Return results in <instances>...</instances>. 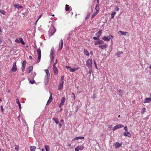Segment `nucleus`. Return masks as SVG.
Returning a JSON list of instances; mask_svg holds the SVG:
<instances>
[{"label": "nucleus", "instance_id": "1", "mask_svg": "<svg viewBox=\"0 0 151 151\" xmlns=\"http://www.w3.org/2000/svg\"><path fill=\"white\" fill-rule=\"evenodd\" d=\"M92 60L89 58L86 61V65L89 69H91L92 68Z\"/></svg>", "mask_w": 151, "mask_h": 151}, {"label": "nucleus", "instance_id": "2", "mask_svg": "<svg viewBox=\"0 0 151 151\" xmlns=\"http://www.w3.org/2000/svg\"><path fill=\"white\" fill-rule=\"evenodd\" d=\"M112 38L113 36L111 35H109L107 37H106L105 36H104L103 37L102 39L104 41H109L110 40L112 39Z\"/></svg>", "mask_w": 151, "mask_h": 151}, {"label": "nucleus", "instance_id": "3", "mask_svg": "<svg viewBox=\"0 0 151 151\" xmlns=\"http://www.w3.org/2000/svg\"><path fill=\"white\" fill-rule=\"evenodd\" d=\"M84 148V147L82 145L78 146L75 148V151H79V150H82Z\"/></svg>", "mask_w": 151, "mask_h": 151}, {"label": "nucleus", "instance_id": "4", "mask_svg": "<svg viewBox=\"0 0 151 151\" xmlns=\"http://www.w3.org/2000/svg\"><path fill=\"white\" fill-rule=\"evenodd\" d=\"M17 70V66H16V62L14 63L13 65L12 68L11 69V71L12 72H15Z\"/></svg>", "mask_w": 151, "mask_h": 151}, {"label": "nucleus", "instance_id": "5", "mask_svg": "<svg viewBox=\"0 0 151 151\" xmlns=\"http://www.w3.org/2000/svg\"><path fill=\"white\" fill-rule=\"evenodd\" d=\"M124 127V126L122 124H118L116 125L115 126H114L113 128V130L114 131L115 130H116L122 127Z\"/></svg>", "mask_w": 151, "mask_h": 151}, {"label": "nucleus", "instance_id": "6", "mask_svg": "<svg viewBox=\"0 0 151 151\" xmlns=\"http://www.w3.org/2000/svg\"><path fill=\"white\" fill-rule=\"evenodd\" d=\"M122 144V142L119 143L118 142H116L114 144L115 148L117 149L119 148Z\"/></svg>", "mask_w": 151, "mask_h": 151}, {"label": "nucleus", "instance_id": "7", "mask_svg": "<svg viewBox=\"0 0 151 151\" xmlns=\"http://www.w3.org/2000/svg\"><path fill=\"white\" fill-rule=\"evenodd\" d=\"M63 40L62 39H61L60 40V42L59 48V49H58L59 50H60L62 49L63 47Z\"/></svg>", "mask_w": 151, "mask_h": 151}, {"label": "nucleus", "instance_id": "8", "mask_svg": "<svg viewBox=\"0 0 151 151\" xmlns=\"http://www.w3.org/2000/svg\"><path fill=\"white\" fill-rule=\"evenodd\" d=\"M64 82H61L59 83L58 88V89L61 90L63 88V84Z\"/></svg>", "mask_w": 151, "mask_h": 151}, {"label": "nucleus", "instance_id": "9", "mask_svg": "<svg viewBox=\"0 0 151 151\" xmlns=\"http://www.w3.org/2000/svg\"><path fill=\"white\" fill-rule=\"evenodd\" d=\"M26 61L25 60H24L22 63V67L21 68V69H22V71H23L24 70H23L25 68V66L26 65Z\"/></svg>", "mask_w": 151, "mask_h": 151}, {"label": "nucleus", "instance_id": "10", "mask_svg": "<svg viewBox=\"0 0 151 151\" xmlns=\"http://www.w3.org/2000/svg\"><path fill=\"white\" fill-rule=\"evenodd\" d=\"M53 70L55 75H57L58 73V71L56 66L53 67Z\"/></svg>", "mask_w": 151, "mask_h": 151}, {"label": "nucleus", "instance_id": "11", "mask_svg": "<svg viewBox=\"0 0 151 151\" xmlns=\"http://www.w3.org/2000/svg\"><path fill=\"white\" fill-rule=\"evenodd\" d=\"M102 33V30H100L96 34V36L98 37V38H99V37L100 36Z\"/></svg>", "mask_w": 151, "mask_h": 151}, {"label": "nucleus", "instance_id": "12", "mask_svg": "<svg viewBox=\"0 0 151 151\" xmlns=\"http://www.w3.org/2000/svg\"><path fill=\"white\" fill-rule=\"evenodd\" d=\"M84 137H76L75 138L73 139H72V141H74L76 140H77L79 139H84Z\"/></svg>", "mask_w": 151, "mask_h": 151}, {"label": "nucleus", "instance_id": "13", "mask_svg": "<svg viewBox=\"0 0 151 151\" xmlns=\"http://www.w3.org/2000/svg\"><path fill=\"white\" fill-rule=\"evenodd\" d=\"M52 94L51 93H50V96L49 97V99L47 101V105L49 104L52 101Z\"/></svg>", "mask_w": 151, "mask_h": 151}, {"label": "nucleus", "instance_id": "14", "mask_svg": "<svg viewBox=\"0 0 151 151\" xmlns=\"http://www.w3.org/2000/svg\"><path fill=\"white\" fill-rule=\"evenodd\" d=\"M107 47V45L106 44L101 45L99 46V48H101L102 49H104L106 48Z\"/></svg>", "mask_w": 151, "mask_h": 151}, {"label": "nucleus", "instance_id": "15", "mask_svg": "<svg viewBox=\"0 0 151 151\" xmlns=\"http://www.w3.org/2000/svg\"><path fill=\"white\" fill-rule=\"evenodd\" d=\"M151 101V98H147L145 99L144 102V103H147Z\"/></svg>", "mask_w": 151, "mask_h": 151}, {"label": "nucleus", "instance_id": "16", "mask_svg": "<svg viewBox=\"0 0 151 151\" xmlns=\"http://www.w3.org/2000/svg\"><path fill=\"white\" fill-rule=\"evenodd\" d=\"M45 71L46 74V76L45 77H50V74L49 72V71L47 69H45Z\"/></svg>", "mask_w": 151, "mask_h": 151}, {"label": "nucleus", "instance_id": "17", "mask_svg": "<svg viewBox=\"0 0 151 151\" xmlns=\"http://www.w3.org/2000/svg\"><path fill=\"white\" fill-rule=\"evenodd\" d=\"M54 48H52L51 50L50 54V56L52 57V56H55L54 55Z\"/></svg>", "mask_w": 151, "mask_h": 151}, {"label": "nucleus", "instance_id": "18", "mask_svg": "<svg viewBox=\"0 0 151 151\" xmlns=\"http://www.w3.org/2000/svg\"><path fill=\"white\" fill-rule=\"evenodd\" d=\"M79 69V68H70V72H74Z\"/></svg>", "mask_w": 151, "mask_h": 151}, {"label": "nucleus", "instance_id": "19", "mask_svg": "<svg viewBox=\"0 0 151 151\" xmlns=\"http://www.w3.org/2000/svg\"><path fill=\"white\" fill-rule=\"evenodd\" d=\"M124 135L125 136L130 137L131 136V134L128 132H125L124 133Z\"/></svg>", "mask_w": 151, "mask_h": 151}, {"label": "nucleus", "instance_id": "20", "mask_svg": "<svg viewBox=\"0 0 151 151\" xmlns=\"http://www.w3.org/2000/svg\"><path fill=\"white\" fill-rule=\"evenodd\" d=\"M49 77H45V85H47V84L49 81Z\"/></svg>", "mask_w": 151, "mask_h": 151}, {"label": "nucleus", "instance_id": "21", "mask_svg": "<svg viewBox=\"0 0 151 151\" xmlns=\"http://www.w3.org/2000/svg\"><path fill=\"white\" fill-rule=\"evenodd\" d=\"M32 69H33V67L32 66H29L28 68V71H27V73H29L30 72H31L32 71Z\"/></svg>", "mask_w": 151, "mask_h": 151}, {"label": "nucleus", "instance_id": "22", "mask_svg": "<svg viewBox=\"0 0 151 151\" xmlns=\"http://www.w3.org/2000/svg\"><path fill=\"white\" fill-rule=\"evenodd\" d=\"M65 97H63L61 100V103H60V105H63L64 104V102H65Z\"/></svg>", "mask_w": 151, "mask_h": 151}, {"label": "nucleus", "instance_id": "23", "mask_svg": "<svg viewBox=\"0 0 151 151\" xmlns=\"http://www.w3.org/2000/svg\"><path fill=\"white\" fill-rule=\"evenodd\" d=\"M44 147L46 151H50V149L49 145H45Z\"/></svg>", "mask_w": 151, "mask_h": 151}, {"label": "nucleus", "instance_id": "24", "mask_svg": "<svg viewBox=\"0 0 151 151\" xmlns=\"http://www.w3.org/2000/svg\"><path fill=\"white\" fill-rule=\"evenodd\" d=\"M83 52L84 54L88 56L89 55L88 52L86 49H84V50Z\"/></svg>", "mask_w": 151, "mask_h": 151}, {"label": "nucleus", "instance_id": "25", "mask_svg": "<svg viewBox=\"0 0 151 151\" xmlns=\"http://www.w3.org/2000/svg\"><path fill=\"white\" fill-rule=\"evenodd\" d=\"M30 149L31 151H35L36 147L35 146H32L30 147Z\"/></svg>", "mask_w": 151, "mask_h": 151}, {"label": "nucleus", "instance_id": "26", "mask_svg": "<svg viewBox=\"0 0 151 151\" xmlns=\"http://www.w3.org/2000/svg\"><path fill=\"white\" fill-rule=\"evenodd\" d=\"M120 33L122 35H126L128 33L126 32H123L122 31H119L118 32V33Z\"/></svg>", "mask_w": 151, "mask_h": 151}, {"label": "nucleus", "instance_id": "27", "mask_svg": "<svg viewBox=\"0 0 151 151\" xmlns=\"http://www.w3.org/2000/svg\"><path fill=\"white\" fill-rule=\"evenodd\" d=\"M99 6L98 4H97L95 7V9L96 10V11L97 12H99Z\"/></svg>", "mask_w": 151, "mask_h": 151}, {"label": "nucleus", "instance_id": "28", "mask_svg": "<svg viewBox=\"0 0 151 151\" xmlns=\"http://www.w3.org/2000/svg\"><path fill=\"white\" fill-rule=\"evenodd\" d=\"M123 52L122 51H119L116 53V55H117V57H120V55Z\"/></svg>", "mask_w": 151, "mask_h": 151}, {"label": "nucleus", "instance_id": "29", "mask_svg": "<svg viewBox=\"0 0 151 151\" xmlns=\"http://www.w3.org/2000/svg\"><path fill=\"white\" fill-rule=\"evenodd\" d=\"M16 102L18 104V105L19 106V109H21V104H20V102L19 101V99H16Z\"/></svg>", "mask_w": 151, "mask_h": 151}, {"label": "nucleus", "instance_id": "30", "mask_svg": "<svg viewBox=\"0 0 151 151\" xmlns=\"http://www.w3.org/2000/svg\"><path fill=\"white\" fill-rule=\"evenodd\" d=\"M98 41L99 42V45H100L104 43V41L102 40H101L99 38H98Z\"/></svg>", "mask_w": 151, "mask_h": 151}, {"label": "nucleus", "instance_id": "31", "mask_svg": "<svg viewBox=\"0 0 151 151\" xmlns=\"http://www.w3.org/2000/svg\"><path fill=\"white\" fill-rule=\"evenodd\" d=\"M19 42H20L22 45H24L25 44L24 42L23 41L22 39L21 38H19Z\"/></svg>", "mask_w": 151, "mask_h": 151}, {"label": "nucleus", "instance_id": "32", "mask_svg": "<svg viewBox=\"0 0 151 151\" xmlns=\"http://www.w3.org/2000/svg\"><path fill=\"white\" fill-rule=\"evenodd\" d=\"M65 9L66 11H68L70 9L69 6L68 5H66Z\"/></svg>", "mask_w": 151, "mask_h": 151}, {"label": "nucleus", "instance_id": "33", "mask_svg": "<svg viewBox=\"0 0 151 151\" xmlns=\"http://www.w3.org/2000/svg\"><path fill=\"white\" fill-rule=\"evenodd\" d=\"M116 13L115 12H112V13L111 14V19H113L114 18V15Z\"/></svg>", "mask_w": 151, "mask_h": 151}, {"label": "nucleus", "instance_id": "34", "mask_svg": "<svg viewBox=\"0 0 151 151\" xmlns=\"http://www.w3.org/2000/svg\"><path fill=\"white\" fill-rule=\"evenodd\" d=\"M146 110V109L145 108H143L141 111V113L142 114H144V113L145 112Z\"/></svg>", "mask_w": 151, "mask_h": 151}, {"label": "nucleus", "instance_id": "35", "mask_svg": "<svg viewBox=\"0 0 151 151\" xmlns=\"http://www.w3.org/2000/svg\"><path fill=\"white\" fill-rule=\"evenodd\" d=\"M98 13V12H95L94 14L92 15L91 18H93Z\"/></svg>", "mask_w": 151, "mask_h": 151}, {"label": "nucleus", "instance_id": "36", "mask_svg": "<svg viewBox=\"0 0 151 151\" xmlns=\"http://www.w3.org/2000/svg\"><path fill=\"white\" fill-rule=\"evenodd\" d=\"M52 119L55 122V123L57 124H58L59 123V121L58 120L56 119H55L54 118H53Z\"/></svg>", "mask_w": 151, "mask_h": 151}, {"label": "nucleus", "instance_id": "37", "mask_svg": "<svg viewBox=\"0 0 151 151\" xmlns=\"http://www.w3.org/2000/svg\"><path fill=\"white\" fill-rule=\"evenodd\" d=\"M38 55H41V50L40 49H38L37 50Z\"/></svg>", "mask_w": 151, "mask_h": 151}, {"label": "nucleus", "instance_id": "38", "mask_svg": "<svg viewBox=\"0 0 151 151\" xmlns=\"http://www.w3.org/2000/svg\"><path fill=\"white\" fill-rule=\"evenodd\" d=\"M0 13L3 15H5L6 14V12L4 10H0Z\"/></svg>", "mask_w": 151, "mask_h": 151}, {"label": "nucleus", "instance_id": "39", "mask_svg": "<svg viewBox=\"0 0 151 151\" xmlns=\"http://www.w3.org/2000/svg\"><path fill=\"white\" fill-rule=\"evenodd\" d=\"M41 57V55H38V57L37 58L38 61H37V63H39V62H40V60Z\"/></svg>", "mask_w": 151, "mask_h": 151}, {"label": "nucleus", "instance_id": "40", "mask_svg": "<svg viewBox=\"0 0 151 151\" xmlns=\"http://www.w3.org/2000/svg\"><path fill=\"white\" fill-rule=\"evenodd\" d=\"M15 150H16V151H18L19 148V146L18 145H15Z\"/></svg>", "mask_w": 151, "mask_h": 151}, {"label": "nucleus", "instance_id": "41", "mask_svg": "<svg viewBox=\"0 0 151 151\" xmlns=\"http://www.w3.org/2000/svg\"><path fill=\"white\" fill-rule=\"evenodd\" d=\"M14 6L16 8H17L18 9H19V5L17 4H15L14 5Z\"/></svg>", "mask_w": 151, "mask_h": 151}, {"label": "nucleus", "instance_id": "42", "mask_svg": "<svg viewBox=\"0 0 151 151\" xmlns=\"http://www.w3.org/2000/svg\"><path fill=\"white\" fill-rule=\"evenodd\" d=\"M55 56H52V57H50L51 58V62H53L54 58Z\"/></svg>", "mask_w": 151, "mask_h": 151}, {"label": "nucleus", "instance_id": "43", "mask_svg": "<svg viewBox=\"0 0 151 151\" xmlns=\"http://www.w3.org/2000/svg\"><path fill=\"white\" fill-rule=\"evenodd\" d=\"M64 78V77L63 76H61V80H60L61 82H64V81H63Z\"/></svg>", "mask_w": 151, "mask_h": 151}, {"label": "nucleus", "instance_id": "44", "mask_svg": "<svg viewBox=\"0 0 151 151\" xmlns=\"http://www.w3.org/2000/svg\"><path fill=\"white\" fill-rule=\"evenodd\" d=\"M93 62H94L95 67V68L96 69H97V65H96V62L95 61V60H94Z\"/></svg>", "mask_w": 151, "mask_h": 151}, {"label": "nucleus", "instance_id": "45", "mask_svg": "<svg viewBox=\"0 0 151 151\" xmlns=\"http://www.w3.org/2000/svg\"><path fill=\"white\" fill-rule=\"evenodd\" d=\"M114 10L115 11H117L119 10V9L118 7H116L115 8Z\"/></svg>", "mask_w": 151, "mask_h": 151}, {"label": "nucleus", "instance_id": "46", "mask_svg": "<svg viewBox=\"0 0 151 151\" xmlns=\"http://www.w3.org/2000/svg\"><path fill=\"white\" fill-rule=\"evenodd\" d=\"M57 63V60H55V62L53 64V67L56 66L55 65Z\"/></svg>", "mask_w": 151, "mask_h": 151}, {"label": "nucleus", "instance_id": "47", "mask_svg": "<svg viewBox=\"0 0 151 151\" xmlns=\"http://www.w3.org/2000/svg\"><path fill=\"white\" fill-rule=\"evenodd\" d=\"M1 111L2 112H3L4 111V109L3 108V106H1Z\"/></svg>", "mask_w": 151, "mask_h": 151}, {"label": "nucleus", "instance_id": "48", "mask_svg": "<svg viewBox=\"0 0 151 151\" xmlns=\"http://www.w3.org/2000/svg\"><path fill=\"white\" fill-rule=\"evenodd\" d=\"M35 81L34 80H30V82L31 83V84H33L35 82Z\"/></svg>", "mask_w": 151, "mask_h": 151}, {"label": "nucleus", "instance_id": "49", "mask_svg": "<svg viewBox=\"0 0 151 151\" xmlns=\"http://www.w3.org/2000/svg\"><path fill=\"white\" fill-rule=\"evenodd\" d=\"M15 42L17 43H19V39H16L15 40Z\"/></svg>", "mask_w": 151, "mask_h": 151}, {"label": "nucleus", "instance_id": "50", "mask_svg": "<svg viewBox=\"0 0 151 151\" xmlns=\"http://www.w3.org/2000/svg\"><path fill=\"white\" fill-rule=\"evenodd\" d=\"M95 43V45H99V43L98 41H96Z\"/></svg>", "mask_w": 151, "mask_h": 151}, {"label": "nucleus", "instance_id": "51", "mask_svg": "<svg viewBox=\"0 0 151 151\" xmlns=\"http://www.w3.org/2000/svg\"><path fill=\"white\" fill-rule=\"evenodd\" d=\"M72 95H73V98L74 100L75 99V96L74 93H72Z\"/></svg>", "mask_w": 151, "mask_h": 151}, {"label": "nucleus", "instance_id": "52", "mask_svg": "<svg viewBox=\"0 0 151 151\" xmlns=\"http://www.w3.org/2000/svg\"><path fill=\"white\" fill-rule=\"evenodd\" d=\"M42 15L41 14L39 17L38 18L37 21H36V22H35V24H36V23L37 22V21L38 20L41 18V16H42Z\"/></svg>", "mask_w": 151, "mask_h": 151}, {"label": "nucleus", "instance_id": "53", "mask_svg": "<svg viewBox=\"0 0 151 151\" xmlns=\"http://www.w3.org/2000/svg\"><path fill=\"white\" fill-rule=\"evenodd\" d=\"M93 39L94 40H98V37H93Z\"/></svg>", "mask_w": 151, "mask_h": 151}, {"label": "nucleus", "instance_id": "54", "mask_svg": "<svg viewBox=\"0 0 151 151\" xmlns=\"http://www.w3.org/2000/svg\"><path fill=\"white\" fill-rule=\"evenodd\" d=\"M118 91L120 93H121L122 92V90L120 89H119L118 90Z\"/></svg>", "mask_w": 151, "mask_h": 151}, {"label": "nucleus", "instance_id": "55", "mask_svg": "<svg viewBox=\"0 0 151 151\" xmlns=\"http://www.w3.org/2000/svg\"><path fill=\"white\" fill-rule=\"evenodd\" d=\"M124 129L125 131H127V127L126 126L124 128Z\"/></svg>", "mask_w": 151, "mask_h": 151}, {"label": "nucleus", "instance_id": "56", "mask_svg": "<svg viewBox=\"0 0 151 151\" xmlns=\"http://www.w3.org/2000/svg\"><path fill=\"white\" fill-rule=\"evenodd\" d=\"M66 67L67 69H69V68H70V67L68 66H66Z\"/></svg>", "mask_w": 151, "mask_h": 151}, {"label": "nucleus", "instance_id": "57", "mask_svg": "<svg viewBox=\"0 0 151 151\" xmlns=\"http://www.w3.org/2000/svg\"><path fill=\"white\" fill-rule=\"evenodd\" d=\"M29 58L30 59H31V60H32V57L30 55L29 56Z\"/></svg>", "mask_w": 151, "mask_h": 151}, {"label": "nucleus", "instance_id": "58", "mask_svg": "<svg viewBox=\"0 0 151 151\" xmlns=\"http://www.w3.org/2000/svg\"><path fill=\"white\" fill-rule=\"evenodd\" d=\"M59 126L60 127H61L62 126V124H61L60 123H59Z\"/></svg>", "mask_w": 151, "mask_h": 151}, {"label": "nucleus", "instance_id": "59", "mask_svg": "<svg viewBox=\"0 0 151 151\" xmlns=\"http://www.w3.org/2000/svg\"><path fill=\"white\" fill-rule=\"evenodd\" d=\"M70 34H69L68 37V39L69 38V37H70Z\"/></svg>", "mask_w": 151, "mask_h": 151}, {"label": "nucleus", "instance_id": "60", "mask_svg": "<svg viewBox=\"0 0 151 151\" xmlns=\"http://www.w3.org/2000/svg\"><path fill=\"white\" fill-rule=\"evenodd\" d=\"M91 69H89V73L90 74H91Z\"/></svg>", "mask_w": 151, "mask_h": 151}, {"label": "nucleus", "instance_id": "61", "mask_svg": "<svg viewBox=\"0 0 151 151\" xmlns=\"http://www.w3.org/2000/svg\"><path fill=\"white\" fill-rule=\"evenodd\" d=\"M70 146H71V144H69L68 145V147H70Z\"/></svg>", "mask_w": 151, "mask_h": 151}, {"label": "nucleus", "instance_id": "62", "mask_svg": "<svg viewBox=\"0 0 151 151\" xmlns=\"http://www.w3.org/2000/svg\"><path fill=\"white\" fill-rule=\"evenodd\" d=\"M41 150L42 151H45L44 149L43 148Z\"/></svg>", "mask_w": 151, "mask_h": 151}, {"label": "nucleus", "instance_id": "63", "mask_svg": "<svg viewBox=\"0 0 151 151\" xmlns=\"http://www.w3.org/2000/svg\"><path fill=\"white\" fill-rule=\"evenodd\" d=\"M19 9L20 8H22V6H19Z\"/></svg>", "mask_w": 151, "mask_h": 151}, {"label": "nucleus", "instance_id": "64", "mask_svg": "<svg viewBox=\"0 0 151 151\" xmlns=\"http://www.w3.org/2000/svg\"><path fill=\"white\" fill-rule=\"evenodd\" d=\"M62 105H60V104H59V107H60V108H61V106Z\"/></svg>", "mask_w": 151, "mask_h": 151}]
</instances>
